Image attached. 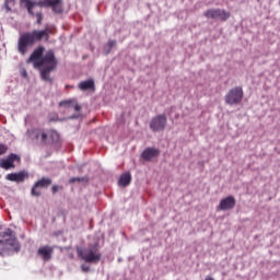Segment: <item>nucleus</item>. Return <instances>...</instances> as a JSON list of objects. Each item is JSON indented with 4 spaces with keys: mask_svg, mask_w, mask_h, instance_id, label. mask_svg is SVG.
I'll list each match as a JSON object with an SVG mask.
<instances>
[{
    "mask_svg": "<svg viewBox=\"0 0 280 280\" xmlns=\"http://www.w3.org/2000/svg\"><path fill=\"white\" fill-rule=\"evenodd\" d=\"M44 51L45 48L43 47L35 49L27 62H32L35 69H40L42 80H44L45 82H51V78L49 75L51 71L56 70V66L58 65V62L56 61V56L54 55V51H47L43 56Z\"/></svg>",
    "mask_w": 280,
    "mask_h": 280,
    "instance_id": "nucleus-1",
    "label": "nucleus"
},
{
    "mask_svg": "<svg viewBox=\"0 0 280 280\" xmlns=\"http://www.w3.org/2000/svg\"><path fill=\"white\" fill-rule=\"evenodd\" d=\"M49 34H51L49 28H45L43 31H33L32 33L22 34L18 42V51L22 56H25L27 54V47H32L34 43H37L38 40H43V38H45L46 40H49Z\"/></svg>",
    "mask_w": 280,
    "mask_h": 280,
    "instance_id": "nucleus-2",
    "label": "nucleus"
},
{
    "mask_svg": "<svg viewBox=\"0 0 280 280\" xmlns=\"http://www.w3.org/2000/svg\"><path fill=\"white\" fill-rule=\"evenodd\" d=\"M22 5L26 8L28 14L34 16V11L40 8H52L54 12L60 14L62 12V0H42V1H32V0H21Z\"/></svg>",
    "mask_w": 280,
    "mask_h": 280,
    "instance_id": "nucleus-3",
    "label": "nucleus"
},
{
    "mask_svg": "<svg viewBox=\"0 0 280 280\" xmlns=\"http://www.w3.org/2000/svg\"><path fill=\"white\" fill-rule=\"evenodd\" d=\"M27 136L37 143H57L60 141V135L56 130L33 129L27 131Z\"/></svg>",
    "mask_w": 280,
    "mask_h": 280,
    "instance_id": "nucleus-4",
    "label": "nucleus"
},
{
    "mask_svg": "<svg viewBox=\"0 0 280 280\" xmlns=\"http://www.w3.org/2000/svg\"><path fill=\"white\" fill-rule=\"evenodd\" d=\"M77 253L83 261H86L88 264H97L102 259V254H100V248L97 247V244H95L92 247L88 248H78Z\"/></svg>",
    "mask_w": 280,
    "mask_h": 280,
    "instance_id": "nucleus-5",
    "label": "nucleus"
},
{
    "mask_svg": "<svg viewBox=\"0 0 280 280\" xmlns=\"http://www.w3.org/2000/svg\"><path fill=\"white\" fill-rule=\"evenodd\" d=\"M224 100L229 106H237L244 100V90L242 86H235L228 92Z\"/></svg>",
    "mask_w": 280,
    "mask_h": 280,
    "instance_id": "nucleus-6",
    "label": "nucleus"
},
{
    "mask_svg": "<svg viewBox=\"0 0 280 280\" xmlns=\"http://www.w3.org/2000/svg\"><path fill=\"white\" fill-rule=\"evenodd\" d=\"M0 237L4 240H0V244H3L4 246H10V248H12V250H15L16 253L21 249L19 241H16V236H14V232H12V230L8 229L4 232H0Z\"/></svg>",
    "mask_w": 280,
    "mask_h": 280,
    "instance_id": "nucleus-7",
    "label": "nucleus"
},
{
    "mask_svg": "<svg viewBox=\"0 0 280 280\" xmlns=\"http://www.w3.org/2000/svg\"><path fill=\"white\" fill-rule=\"evenodd\" d=\"M203 15L206 19H213L214 21H229L231 18V13L222 10V9H209Z\"/></svg>",
    "mask_w": 280,
    "mask_h": 280,
    "instance_id": "nucleus-8",
    "label": "nucleus"
},
{
    "mask_svg": "<svg viewBox=\"0 0 280 280\" xmlns=\"http://www.w3.org/2000/svg\"><path fill=\"white\" fill-rule=\"evenodd\" d=\"M167 126V117L165 115H158L151 119L150 128L153 132H161Z\"/></svg>",
    "mask_w": 280,
    "mask_h": 280,
    "instance_id": "nucleus-9",
    "label": "nucleus"
},
{
    "mask_svg": "<svg viewBox=\"0 0 280 280\" xmlns=\"http://www.w3.org/2000/svg\"><path fill=\"white\" fill-rule=\"evenodd\" d=\"M235 197H225L220 201L218 209H220V211H231V209L235 208Z\"/></svg>",
    "mask_w": 280,
    "mask_h": 280,
    "instance_id": "nucleus-10",
    "label": "nucleus"
},
{
    "mask_svg": "<svg viewBox=\"0 0 280 280\" xmlns=\"http://www.w3.org/2000/svg\"><path fill=\"white\" fill-rule=\"evenodd\" d=\"M19 160V155L11 153L8 158L0 160V167H2V170H11V167H14V161Z\"/></svg>",
    "mask_w": 280,
    "mask_h": 280,
    "instance_id": "nucleus-11",
    "label": "nucleus"
},
{
    "mask_svg": "<svg viewBox=\"0 0 280 280\" xmlns=\"http://www.w3.org/2000/svg\"><path fill=\"white\" fill-rule=\"evenodd\" d=\"M26 178H30V173H27V171L7 175V180H11L12 183H23Z\"/></svg>",
    "mask_w": 280,
    "mask_h": 280,
    "instance_id": "nucleus-12",
    "label": "nucleus"
},
{
    "mask_svg": "<svg viewBox=\"0 0 280 280\" xmlns=\"http://www.w3.org/2000/svg\"><path fill=\"white\" fill-rule=\"evenodd\" d=\"M51 185V179L49 178H42L32 188V196H40V190H38V187H49Z\"/></svg>",
    "mask_w": 280,
    "mask_h": 280,
    "instance_id": "nucleus-13",
    "label": "nucleus"
},
{
    "mask_svg": "<svg viewBox=\"0 0 280 280\" xmlns=\"http://www.w3.org/2000/svg\"><path fill=\"white\" fill-rule=\"evenodd\" d=\"M160 152L159 149H154V148H147L143 152H142V159L144 161H152V159H156V156H159Z\"/></svg>",
    "mask_w": 280,
    "mask_h": 280,
    "instance_id": "nucleus-14",
    "label": "nucleus"
},
{
    "mask_svg": "<svg viewBox=\"0 0 280 280\" xmlns=\"http://www.w3.org/2000/svg\"><path fill=\"white\" fill-rule=\"evenodd\" d=\"M37 253L38 255L42 256L44 261H49V259H51V253H54V249H51V247L49 246H44V247H39Z\"/></svg>",
    "mask_w": 280,
    "mask_h": 280,
    "instance_id": "nucleus-15",
    "label": "nucleus"
},
{
    "mask_svg": "<svg viewBox=\"0 0 280 280\" xmlns=\"http://www.w3.org/2000/svg\"><path fill=\"white\" fill-rule=\"evenodd\" d=\"M130 183H132V175H130V173L122 174L118 180L120 187H128Z\"/></svg>",
    "mask_w": 280,
    "mask_h": 280,
    "instance_id": "nucleus-16",
    "label": "nucleus"
},
{
    "mask_svg": "<svg viewBox=\"0 0 280 280\" xmlns=\"http://www.w3.org/2000/svg\"><path fill=\"white\" fill-rule=\"evenodd\" d=\"M95 88V82L93 80H86L79 83L80 91H89L90 89Z\"/></svg>",
    "mask_w": 280,
    "mask_h": 280,
    "instance_id": "nucleus-17",
    "label": "nucleus"
},
{
    "mask_svg": "<svg viewBox=\"0 0 280 280\" xmlns=\"http://www.w3.org/2000/svg\"><path fill=\"white\" fill-rule=\"evenodd\" d=\"M60 106H66L67 108H73L77 113H80V105L73 101H63L60 103Z\"/></svg>",
    "mask_w": 280,
    "mask_h": 280,
    "instance_id": "nucleus-18",
    "label": "nucleus"
},
{
    "mask_svg": "<svg viewBox=\"0 0 280 280\" xmlns=\"http://www.w3.org/2000/svg\"><path fill=\"white\" fill-rule=\"evenodd\" d=\"M117 45L116 40H109L105 46H104V54L108 55L113 50V47Z\"/></svg>",
    "mask_w": 280,
    "mask_h": 280,
    "instance_id": "nucleus-19",
    "label": "nucleus"
},
{
    "mask_svg": "<svg viewBox=\"0 0 280 280\" xmlns=\"http://www.w3.org/2000/svg\"><path fill=\"white\" fill-rule=\"evenodd\" d=\"M8 152V145L5 144H0V156H3Z\"/></svg>",
    "mask_w": 280,
    "mask_h": 280,
    "instance_id": "nucleus-20",
    "label": "nucleus"
},
{
    "mask_svg": "<svg viewBox=\"0 0 280 280\" xmlns=\"http://www.w3.org/2000/svg\"><path fill=\"white\" fill-rule=\"evenodd\" d=\"M14 1L15 0H5V8H7L8 12H10V10H12L10 8V5H14Z\"/></svg>",
    "mask_w": 280,
    "mask_h": 280,
    "instance_id": "nucleus-21",
    "label": "nucleus"
},
{
    "mask_svg": "<svg viewBox=\"0 0 280 280\" xmlns=\"http://www.w3.org/2000/svg\"><path fill=\"white\" fill-rule=\"evenodd\" d=\"M36 18H37L38 25H40V23H43V13H40V11H37Z\"/></svg>",
    "mask_w": 280,
    "mask_h": 280,
    "instance_id": "nucleus-22",
    "label": "nucleus"
},
{
    "mask_svg": "<svg viewBox=\"0 0 280 280\" xmlns=\"http://www.w3.org/2000/svg\"><path fill=\"white\" fill-rule=\"evenodd\" d=\"M81 269H82V272H90L91 267H89V265H82Z\"/></svg>",
    "mask_w": 280,
    "mask_h": 280,
    "instance_id": "nucleus-23",
    "label": "nucleus"
},
{
    "mask_svg": "<svg viewBox=\"0 0 280 280\" xmlns=\"http://www.w3.org/2000/svg\"><path fill=\"white\" fill-rule=\"evenodd\" d=\"M80 180H82V178H80V177L70 178V183H80Z\"/></svg>",
    "mask_w": 280,
    "mask_h": 280,
    "instance_id": "nucleus-24",
    "label": "nucleus"
},
{
    "mask_svg": "<svg viewBox=\"0 0 280 280\" xmlns=\"http://www.w3.org/2000/svg\"><path fill=\"white\" fill-rule=\"evenodd\" d=\"M56 191H58V186L52 187V192L56 194Z\"/></svg>",
    "mask_w": 280,
    "mask_h": 280,
    "instance_id": "nucleus-25",
    "label": "nucleus"
},
{
    "mask_svg": "<svg viewBox=\"0 0 280 280\" xmlns=\"http://www.w3.org/2000/svg\"><path fill=\"white\" fill-rule=\"evenodd\" d=\"M205 280H213L212 277H207Z\"/></svg>",
    "mask_w": 280,
    "mask_h": 280,
    "instance_id": "nucleus-26",
    "label": "nucleus"
},
{
    "mask_svg": "<svg viewBox=\"0 0 280 280\" xmlns=\"http://www.w3.org/2000/svg\"><path fill=\"white\" fill-rule=\"evenodd\" d=\"M75 118H78V116H72V117H70V119H75Z\"/></svg>",
    "mask_w": 280,
    "mask_h": 280,
    "instance_id": "nucleus-27",
    "label": "nucleus"
},
{
    "mask_svg": "<svg viewBox=\"0 0 280 280\" xmlns=\"http://www.w3.org/2000/svg\"><path fill=\"white\" fill-rule=\"evenodd\" d=\"M23 75H24V77L27 75V72H24Z\"/></svg>",
    "mask_w": 280,
    "mask_h": 280,
    "instance_id": "nucleus-28",
    "label": "nucleus"
},
{
    "mask_svg": "<svg viewBox=\"0 0 280 280\" xmlns=\"http://www.w3.org/2000/svg\"><path fill=\"white\" fill-rule=\"evenodd\" d=\"M279 5H280V0H279Z\"/></svg>",
    "mask_w": 280,
    "mask_h": 280,
    "instance_id": "nucleus-29",
    "label": "nucleus"
}]
</instances>
